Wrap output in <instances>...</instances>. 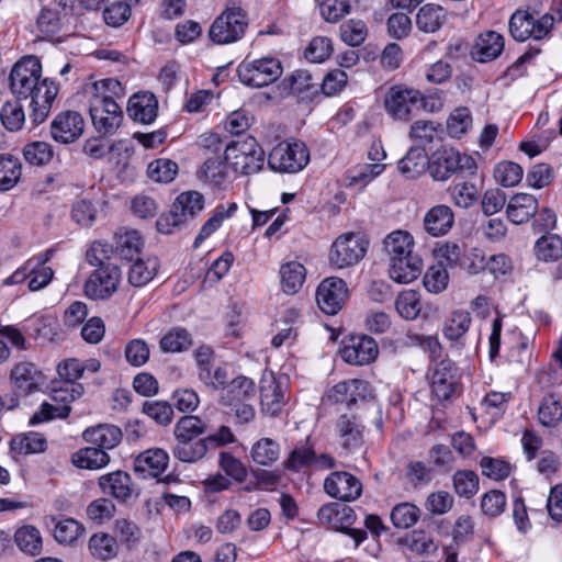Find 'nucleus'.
Instances as JSON below:
<instances>
[{
  "mask_svg": "<svg viewBox=\"0 0 562 562\" xmlns=\"http://www.w3.org/2000/svg\"><path fill=\"white\" fill-rule=\"evenodd\" d=\"M85 527L74 518L59 520L54 528V538L64 544L75 542L83 532Z\"/></svg>",
  "mask_w": 562,
  "mask_h": 562,
  "instance_id": "obj_63",
  "label": "nucleus"
},
{
  "mask_svg": "<svg viewBox=\"0 0 562 562\" xmlns=\"http://www.w3.org/2000/svg\"><path fill=\"white\" fill-rule=\"evenodd\" d=\"M42 64L36 56H26L16 61L10 74V89L20 99H29L35 83L41 79Z\"/></svg>",
  "mask_w": 562,
  "mask_h": 562,
  "instance_id": "obj_11",
  "label": "nucleus"
},
{
  "mask_svg": "<svg viewBox=\"0 0 562 562\" xmlns=\"http://www.w3.org/2000/svg\"><path fill=\"white\" fill-rule=\"evenodd\" d=\"M378 353L379 348L376 341L367 335L350 337L340 350L342 360L356 366H364L373 362Z\"/></svg>",
  "mask_w": 562,
  "mask_h": 562,
  "instance_id": "obj_17",
  "label": "nucleus"
},
{
  "mask_svg": "<svg viewBox=\"0 0 562 562\" xmlns=\"http://www.w3.org/2000/svg\"><path fill=\"white\" fill-rule=\"evenodd\" d=\"M522 176V167L514 161H502L494 169L495 181L505 188L517 186Z\"/></svg>",
  "mask_w": 562,
  "mask_h": 562,
  "instance_id": "obj_57",
  "label": "nucleus"
},
{
  "mask_svg": "<svg viewBox=\"0 0 562 562\" xmlns=\"http://www.w3.org/2000/svg\"><path fill=\"white\" fill-rule=\"evenodd\" d=\"M306 278V269L299 261H289L280 268V282L282 291L286 294H295L303 286Z\"/></svg>",
  "mask_w": 562,
  "mask_h": 562,
  "instance_id": "obj_35",
  "label": "nucleus"
},
{
  "mask_svg": "<svg viewBox=\"0 0 562 562\" xmlns=\"http://www.w3.org/2000/svg\"><path fill=\"white\" fill-rule=\"evenodd\" d=\"M198 379L210 390L217 391L225 389L228 384V372L223 366L211 364L198 371Z\"/></svg>",
  "mask_w": 562,
  "mask_h": 562,
  "instance_id": "obj_59",
  "label": "nucleus"
},
{
  "mask_svg": "<svg viewBox=\"0 0 562 562\" xmlns=\"http://www.w3.org/2000/svg\"><path fill=\"white\" fill-rule=\"evenodd\" d=\"M168 462L169 456L165 450L153 448L136 457L134 470L143 479L157 477L167 469Z\"/></svg>",
  "mask_w": 562,
  "mask_h": 562,
  "instance_id": "obj_20",
  "label": "nucleus"
},
{
  "mask_svg": "<svg viewBox=\"0 0 562 562\" xmlns=\"http://www.w3.org/2000/svg\"><path fill=\"white\" fill-rule=\"evenodd\" d=\"M449 193L453 204L461 209L472 206L479 199L477 188L475 184L468 181L451 186Z\"/></svg>",
  "mask_w": 562,
  "mask_h": 562,
  "instance_id": "obj_61",
  "label": "nucleus"
},
{
  "mask_svg": "<svg viewBox=\"0 0 562 562\" xmlns=\"http://www.w3.org/2000/svg\"><path fill=\"white\" fill-rule=\"evenodd\" d=\"M248 26L246 13L238 7H228L212 23L209 36L215 44H231L239 41Z\"/></svg>",
  "mask_w": 562,
  "mask_h": 562,
  "instance_id": "obj_7",
  "label": "nucleus"
},
{
  "mask_svg": "<svg viewBox=\"0 0 562 562\" xmlns=\"http://www.w3.org/2000/svg\"><path fill=\"white\" fill-rule=\"evenodd\" d=\"M157 112L158 101L151 92H138L128 100L127 113L136 122L150 124L156 120Z\"/></svg>",
  "mask_w": 562,
  "mask_h": 562,
  "instance_id": "obj_23",
  "label": "nucleus"
},
{
  "mask_svg": "<svg viewBox=\"0 0 562 562\" xmlns=\"http://www.w3.org/2000/svg\"><path fill=\"white\" fill-rule=\"evenodd\" d=\"M237 210L236 203H231L227 207L217 205L213 215L203 224L194 240V247L198 248L209 236L217 231L225 218L231 217Z\"/></svg>",
  "mask_w": 562,
  "mask_h": 562,
  "instance_id": "obj_46",
  "label": "nucleus"
},
{
  "mask_svg": "<svg viewBox=\"0 0 562 562\" xmlns=\"http://www.w3.org/2000/svg\"><path fill=\"white\" fill-rule=\"evenodd\" d=\"M533 252L536 258L543 262L559 260L562 257V237L546 233L536 240Z\"/></svg>",
  "mask_w": 562,
  "mask_h": 562,
  "instance_id": "obj_40",
  "label": "nucleus"
},
{
  "mask_svg": "<svg viewBox=\"0 0 562 562\" xmlns=\"http://www.w3.org/2000/svg\"><path fill=\"white\" fill-rule=\"evenodd\" d=\"M423 260L419 255L402 257L389 261V276L400 284L415 281L422 273Z\"/></svg>",
  "mask_w": 562,
  "mask_h": 562,
  "instance_id": "obj_24",
  "label": "nucleus"
},
{
  "mask_svg": "<svg viewBox=\"0 0 562 562\" xmlns=\"http://www.w3.org/2000/svg\"><path fill=\"white\" fill-rule=\"evenodd\" d=\"M44 380V374L37 366L25 360L16 362L10 372L13 390L20 396H27L38 391Z\"/></svg>",
  "mask_w": 562,
  "mask_h": 562,
  "instance_id": "obj_16",
  "label": "nucleus"
},
{
  "mask_svg": "<svg viewBox=\"0 0 562 562\" xmlns=\"http://www.w3.org/2000/svg\"><path fill=\"white\" fill-rule=\"evenodd\" d=\"M283 72L281 61L274 57L245 59L238 68L240 82L251 88H262L277 81Z\"/></svg>",
  "mask_w": 562,
  "mask_h": 562,
  "instance_id": "obj_4",
  "label": "nucleus"
},
{
  "mask_svg": "<svg viewBox=\"0 0 562 562\" xmlns=\"http://www.w3.org/2000/svg\"><path fill=\"white\" fill-rule=\"evenodd\" d=\"M250 456L259 465H271L280 457V445L271 438H261L252 445Z\"/></svg>",
  "mask_w": 562,
  "mask_h": 562,
  "instance_id": "obj_48",
  "label": "nucleus"
},
{
  "mask_svg": "<svg viewBox=\"0 0 562 562\" xmlns=\"http://www.w3.org/2000/svg\"><path fill=\"white\" fill-rule=\"evenodd\" d=\"M324 491L331 498L353 502L362 493V483L353 474L346 471L331 472L324 481Z\"/></svg>",
  "mask_w": 562,
  "mask_h": 562,
  "instance_id": "obj_15",
  "label": "nucleus"
},
{
  "mask_svg": "<svg viewBox=\"0 0 562 562\" xmlns=\"http://www.w3.org/2000/svg\"><path fill=\"white\" fill-rule=\"evenodd\" d=\"M369 241L360 233H345L333 243L328 260L331 267L345 269L357 265L366 255Z\"/></svg>",
  "mask_w": 562,
  "mask_h": 562,
  "instance_id": "obj_5",
  "label": "nucleus"
},
{
  "mask_svg": "<svg viewBox=\"0 0 562 562\" xmlns=\"http://www.w3.org/2000/svg\"><path fill=\"white\" fill-rule=\"evenodd\" d=\"M22 164L18 157L0 154V191H9L21 178Z\"/></svg>",
  "mask_w": 562,
  "mask_h": 562,
  "instance_id": "obj_42",
  "label": "nucleus"
},
{
  "mask_svg": "<svg viewBox=\"0 0 562 562\" xmlns=\"http://www.w3.org/2000/svg\"><path fill=\"white\" fill-rule=\"evenodd\" d=\"M206 424L195 415L181 417L173 429L176 439H195L206 431Z\"/></svg>",
  "mask_w": 562,
  "mask_h": 562,
  "instance_id": "obj_55",
  "label": "nucleus"
},
{
  "mask_svg": "<svg viewBox=\"0 0 562 562\" xmlns=\"http://www.w3.org/2000/svg\"><path fill=\"white\" fill-rule=\"evenodd\" d=\"M459 369L450 359L441 360L431 374V393L440 402L449 401L459 386Z\"/></svg>",
  "mask_w": 562,
  "mask_h": 562,
  "instance_id": "obj_14",
  "label": "nucleus"
},
{
  "mask_svg": "<svg viewBox=\"0 0 562 562\" xmlns=\"http://www.w3.org/2000/svg\"><path fill=\"white\" fill-rule=\"evenodd\" d=\"M420 514L419 507L415 504L403 502L392 508L390 519L395 528L408 529L418 521Z\"/></svg>",
  "mask_w": 562,
  "mask_h": 562,
  "instance_id": "obj_49",
  "label": "nucleus"
},
{
  "mask_svg": "<svg viewBox=\"0 0 562 562\" xmlns=\"http://www.w3.org/2000/svg\"><path fill=\"white\" fill-rule=\"evenodd\" d=\"M447 21V11L439 4L426 3L416 14V25L424 33H435Z\"/></svg>",
  "mask_w": 562,
  "mask_h": 562,
  "instance_id": "obj_33",
  "label": "nucleus"
},
{
  "mask_svg": "<svg viewBox=\"0 0 562 562\" xmlns=\"http://www.w3.org/2000/svg\"><path fill=\"white\" fill-rule=\"evenodd\" d=\"M385 169L383 164H363L358 165L347 171L346 178L349 186L360 184L367 186Z\"/></svg>",
  "mask_w": 562,
  "mask_h": 562,
  "instance_id": "obj_56",
  "label": "nucleus"
},
{
  "mask_svg": "<svg viewBox=\"0 0 562 562\" xmlns=\"http://www.w3.org/2000/svg\"><path fill=\"white\" fill-rule=\"evenodd\" d=\"M554 24L553 15L544 13L539 18H535L530 12L517 10L509 20L510 35L519 42L529 38L540 41L547 37Z\"/></svg>",
  "mask_w": 562,
  "mask_h": 562,
  "instance_id": "obj_8",
  "label": "nucleus"
},
{
  "mask_svg": "<svg viewBox=\"0 0 562 562\" xmlns=\"http://www.w3.org/2000/svg\"><path fill=\"white\" fill-rule=\"evenodd\" d=\"M289 379L286 375L276 376L265 373L260 380V401L262 412L270 416L278 415L285 404Z\"/></svg>",
  "mask_w": 562,
  "mask_h": 562,
  "instance_id": "obj_12",
  "label": "nucleus"
},
{
  "mask_svg": "<svg viewBox=\"0 0 562 562\" xmlns=\"http://www.w3.org/2000/svg\"><path fill=\"white\" fill-rule=\"evenodd\" d=\"M14 542L25 554L38 555L42 551V536L40 530L31 525L19 528L14 533Z\"/></svg>",
  "mask_w": 562,
  "mask_h": 562,
  "instance_id": "obj_43",
  "label": "nucleus"
},
{
  "mask_svg": "<svg viewBox=\"0 0 562 562\" xmlns=\"http://www.w3.org/2000/svg\"><path fill=\"white\" fill-rule=\"evenodd\" d=\"M504 37L494 31L479 35L472 50V56L480 63L495 59L504 49Z\"/></svg>",
  "mask_w": 562,
  "mask_h": 562,
  "instance_id": "obj_27",
  "label": "nucleus"
},
{
  "mask_svg": "<svg viewBox=\"0 0 562 562\" xmlns=\"http://www.w3.org/2000/svg\"><path fill=\"white\" fill-rule=\"evenodd\" d=\"M348 296L347 283L337 277L324 279L316 290V303L328 315L337 314L346 304Z\"/></svg>",
  "mask_w": 562,
  "mask_h": 562,
  "instance_id": "obj_13",
  "label": "nucleus"
},
{
  "mask_svg": "<svg viewBox=\"0 0 562 562\" xmlns=\"http://www.w3.org/2000/svg\"><path fill=\"white\" fill-rule=\"evenodd\" d=\"M173 456L181 462L193 463L201 460L207 452L206 440L176 439Z\"/></svg>",
  "mask_w": 562,
  "mask_h": 562,
  "instance_id": "obj_41",
  "label": "nucleus"
},
{
  "mask_svg": "<svg viewBox=\"0 0 562 562\" xmlns=\"http://www.w3.org/2000/svg\"><path fill=\"white\" fill-rule=\"evenodd\" d=\"M428 158L424 148L412 147L398 161V169L407 178H416L428 167Z\"/></svg>",
  "mask_w": 562,
  "mask_h": 562,
  "instance_id": "obj_44",
  "label": "nucleus"
},
{
  "mask_svg": "<svg viewBox=\"0 0 562 562\" xmlns=\"http://www.w3.org/2000/svg\"><path fill=\"white\" fill-rule=\"evenodd\" d=\"M337 521L334 522L333 529L341 531L348 535L355 542L357 548L367 538V531L363 529L351 528V525L356 520L355 510L349 506H339V510L336 517Z\"/></svg>",
  "mask_w": 562,
  "mask_h": 562,
  "instance_id": "obj_47",
  "label": "nucleus"
},
{
  "mask_svg": "<svg viewBox=\"0 0 562 562\" xmlns=\"http://www.w3.org/2000/svg\"><path fill=\"white\" fill-rule=\"evenodd\" d=\"M438 126L432 121L418 120L409 130V138L416 144L415 147L424 148L431 144L438 135Z\"/></svg>",
  "mask_w": 562,
  "mask_h": 562,
  "instance_id": "obj_60",
  "label": "nucleus"
},
{
  "mask_svg": "<svg viewBox=\"0 0 562 562\" xmlns=\"http://www.w3.org/2000/svg\"><path fill=\"white\" fill-rule=\"evenodd\" d=\"M256 392L255 382L245 375H239L226 385L225 393L222 395L221 400L224 405L232 406L235 403L254 398Z\"/></svg>",
  "mask_w": 562,
  "mask_h": 562,
  "instance_id": "obj_32",
  "label": "nucleus"
},
{
  "mask_svg": "<svg viewBox=\"0 0 562 562\" xmlns=\"http://www.w3.org/2000/svg\"><path fill=\"white\" fill-rule=\"evenodd\" d=\"M479 476L471 470H459L453 475V487L459 496L470 498L479 491Z\"/></svg>",
  "mask_w": 562,
  "mask_h": 562,
  "instance_id": "obj_62",
  "label": "nucleus"
},
{
  "mask_svg": "<svg viewBox=\"0 0 562 562\" xmlns=\"http://www.w3.org/2000/svg\"><path fill=\"white\" fill-rule=\"evenodd\" d=\"M24 159L34 166H44L53 158V148L46 142H32L23 148Z\"/></svg>",
  "mask_w": 562,
  "mask_h": 562,
  "instance_id": "obj_64",
  "label": "nucleus"
},
{
  "mask_svg": "<svg viewBox=\"0 0 562 562\" xmlns=\"http://www.w3.org/2000/svg\"><path fill=\"white\" fill-rule=\"evenodd\" d=\"M225 161L235 172L251 175L263 167L265 153L254 137L247 136L226 146Z\"/></svg>",
  "mask_w": 562,
  "mask_h": 562,
  "instance_id": "obj_3",
  "label": "nucleus"
},
{
  "mask_svg": "<svg viewBox=\"0 0 562 562\" xmlns=\"http://www.w3.org/2000/svg\"><path fill=\"white\" fill-rule=\"evenodd\" d=\"M316 460V452L313 447L307 445L296 446L288 459L284 461V467L288 470L299 472L305 468L312 467Z\"/></svg>",
  "mask_w": 562,
  "mask_h": 562,
  "instance_id": "obj_58",
  "label": "nucleus"
},
{
  "mask_svg": "<svg viewBox=\"0 0 562 562\" xmlns=\"http://www.w3.org/2000/svg\"><path fill=\"white\" fill-rule=\"evenodd\" d=\"M369 392L368 382L359 379H351L337 383L330 391L329 397L336 403L351 405L359 398L363 400Z\"/></svg>",
  "mask_w": 562,
  "mask_h": 562,
  "instance_id": "obj_29",
  "label": "nucleus"
},
{
  "mask_svg": "<svg viewBox=\"0 0 562 562\" xmlns=\"http://www.w3.org/2000/svg\"><path fill=\"white\" fill-rule=\"evenodd\" d=\"M192 345L190 333L180 327H176L166 333L159 342L164 352H181Z\"/></svg>",
  "mask_w": 562,
  "mask_h": 562,
  "instance_id": "obj_51",
  "label": "nucleus"
},
{
  "mask_svg": "<svg viewBox=\"0 0 562 562\" xmlns=\"http://www.w3.org/2000/svg\"><path fill=\"white\" fill-rule=\"evenodd\" d=\"M454 224L452 210L446 204L429 209L424 216V228L431 236L446 235Z\"/></svg>",
  "mask_w": 562,
  "mask_h": 562,
  "instance_id": "obj_25",
  "label": "nucleus"
},
{
  "mask_svg": "<svg viewBox=\"0 0 562 562\" xmlns=\"http://www.w3.org/2000/svg\"><path fill=\"white\" fill-rule=\"evenodd\" d=\"M122 272L116 265L101 266L93 270L83 284L85 295L90 300H106L119 289Z\"/></svg>",
  "mask_w": 562,
  "mask_h": 562,
  "instance_id": "obj_10",
  "label": "nucleus"
},
{
  "mask_svg": "<svg viewBox=\"0 0 562 562\" xmlns=\"http://www.w3.org/2000/svg\"><path fill=\"white\" fill-rule=\"evenodd\" d=\"M30 94L31 119L34 124H41L47 117L53 101L57 97L58 86L48 78L40 79Z\"/></svg>",
  "mask_w": 562,
  "mask_h": 562,
  "instance_id": "obj_18",
  "label": "nucleus"
},
{
  "mask_svg": "<svg viewBox=\"0 0 562 562\" xmlns=\"http://www.w3.org/2000/svg\"><path fill=\"white\" fill-rule=\"evenodd\" d=\"M179 171L178 164L168 158H157L147 167L148 177L159 183L171 182Z\"/></svg>",
  "mask_w": 562,
  "mask_h": 562,
  "instance_id": "obj_52",
  "label": "nucleus"
},
{
  "mask_svg": "<svg viewBox=\"0 0 562 562\" xmlns=\"http://www.w3.org/2000/svg\"><path fill=\"white\" fill-rule=\"evenodd\" d=\"M83 439L99 449L110 450L116 447L122 439V431L117 426L101 424L83 431Z\"/></svg>",
  "mask_w": 562,
  "mask_h": 562,
  "instance_id": "obj_28",
  "label": "nucleus"
},
{
  "mask_svg": "<svg viewBox=\"0 0 562 562\" xmlns=\"http://www.w3.org/2000/svg\"><path fill=\"white\" fill-rule=\"evenodd\" d=\"M144 241L137 231H119L114 235L113 249L115 255L125 260H132L134 256H137Z\"/></svg>",
  "mask_w": 562,
  "mask_h": 562,
  "instance_id": "obj_34",
  "label": "nucleus"
},
{
  "mask_svg": "<svg viewBox=\"0 0 562 562\" xmlns=\"http://www.w3.org/2000/svg\"><path fill=\"white\" fill-rule=\"evenodd\" d=\"M449 274L442 261L430 266L424 274V286L430 293H441L447 289Z\"/></svg>",
  "mask_w": 562,
  "mask_h": 562,
  "instance_id": "obj_53",
  "label": "nucleus"
},
{
  "mask_svg": "<svg viewBox=\"0 0 562 562\" xmlns=\"http://www.w3.org/2000/svg\"><path fill=\"white\" fill-rule=\"evenodd\" d=\"M310 161V151L301 140L281 142L268 156V165L279 172L295 173L303 170Z\"/></svg>",
  "mask_w": 562,
  "mask_h": 562,
  "instance_id": "obj_6",
  "label": "nucleus"
},
{
  "mask_svg": "<svg viewBox=\"0 0 562 562\" xmlns=\"http://www.w3.org/2000/svg\"><path fill=\"white\" fill-rule=\"evenodd\" d=\"M85 91L94 128L102 134H113L123 119L117 100L125 97L124 87L117 79L106 78L87 86Z\"/></svg>",
  "mask_w": 562,
  "mask_h": 562,
  "instance_id": "obj_1",
  "label": "nucleus"
},
{
  "mask_svg": "<svg viewBox=\"0 0 562 562\" xmlns=\"http://www.w3.org/2000/svg\"><path fill=\"white\" fill-rule=\"evenodd\" d=\"M386 112L396 120H409L414 109L419 105L428 106V100L424 99L418 90L402 85L391 87L384 99Z\"/></svg>",
  "mask_w": 562,
  "mask_h": 562,
  "instance_id": "obj_9",
  "label": "nucleus"
},
{
  "mask_svg": "<svg viewBox=\"0 0 562 562\" xmlns=\"http://www.w3.org/2000/svg\"><path fill=\"white\" fill-rule=\"evenodd\" d=\"M88 548L92 557L101 561L111 560L119 552L116 539L104 532L92 535L89 539Z\"/></svg>",
  "mask_w": 562,
  "mask_h": 562,
  "instance_id": "obj_45",
  "label": "nucleus"
},
{
  "mask_svg": "<svg viewBox=\"0 0 562 562\" xmlns=\"http://www.w3.org/2000/svg\"><path fill=\"white\" fill-rule=\"evenodd\" d=\"M336 432L339 436L340 446L346 452H353L362 447L363 427L356 416L340 415L336 423Z\"/></svg>",
  "mask_w": 562,
  "mask_h": 562,
  "instance_id": "obj_21",
  "label": "nucleus"
},
{
  "mask_svg": "<svg viewBox=\"0 0 562 562\" xmlns=\"http://www.w3.org/2000/svg\"><path fill=\"white\" fill-rule=\"evenodd\" d=\"M394 304L397 313L406 321L416 319L422 311L419 294L414 290L401 292Z\"/></svg>",
  "mask_w": 562,
  "mask_h": 562,
  "instance_id": "obj_50",
  "label": "nucleus"
},
{
  "mask_svg": "<svg viewBox=\"0 0 562 562\" xmlns=\"http://www.w3.org/2000/svg\"><path fill=\"white\" fill-rule=\"evenodd\" d=\"M85 130V121L76 111L59 113L50 124L52 137L61 144H70L78 139Z\"/></svg>",
  "mask_w": 562,
  "mask_h": 562,
  "instance_id": "obj_19",
  "label": "nucleus"
},
{
  "mask_svg": "<svg viewBox=\"0 0 562 562\" xmlns=\"http://www.w3.org/2000/svg\"><path fill=\"white\" fill-rule=\"evenodd\" d=\"M538 420L547 428H554L562 422V403L560 398L549 393L544 395L538 407Z\"/></svg>",
  "mask_w": 562,
  "mask_h": 562,
  "instance_id": "obj_37",
  "label": "nucleus"
},
{
  "mask_svg": "<svg viewBox=\"0 0 562 562\" xmlns=\"http://www.w3.org/2000/svg\"><path fill=\"white\" fill-rule=\"evenodd\" d=\"M46 449L45 437L35 431L20 434L10 441V451L15 454H33L44 452Z\"/></svg>",
  "mask_w": 562,
  "mask_h": 562,
  "instance_id": "obj_38",
  "label": "nucleus"
},
{
  "mask_svg": "<svg viewBox=\"0 0 562 562\" xmlns=\"http://www.w3.org/2000/svg\"><path fill=\"white\" fill-rule=\"evenodd\" d=\"M159 269V261L156 257L137 259L131 266L127 280L133 286H143L154 279Z\"/></svg>",
  "mask_w": 562,
  "mask_h": 562,
  "instance_id": "obj_36",
  "label": "nucleus"
},
{
  "mask_svg": "<svg viewBox=\"0 0 562 562\" xmlns=\"http://www.w3.org/2000/svg\"><path fill=\"white\" fill-rule=\"evenodd\" d=\"M476 169V162L470 155L461 154L453 147L441 146L428 158V172L435 181H447L461 172L472 176Z\"/></svg>",
  "mask_w": 562,
  "mask_h": 562,
  "instance_id": "obj_2",
  "label": "nucleus"
},
{
  "mask_svg": "<svg viewBox=\"0 0 562 562\" xmlns=\"http://www.w3.org/2000/svg\"><path fill=\"white\" fill-rule=\"evenodd\" d=\"M175 209L182 213L183 220L193 218L204 207V198L200 192L181 193L175 201Z\"/></svg>",
  "mask_w": 562,
  "mask_h": 562,
  "instance_id": "obj_54",
  "label": "nucleus"
},
{
  "mask_svg": "<svg viewBox=\"0 0 562 562\" xmlns=\"http://www.w3.org/2000/svg\"><path fill=\"white\" fill-rule=\"evenodd\" d=\"M384 250L389 261L402 257L418 255L415 252V241L413 236L404 231H394L384 238Z\"/></svg>",
  "mask_w": 562,
  "mask_h": 562,
  "instance_id": "obj_30",
  "label": "nucleus"
},
{
  "mask_svg": "<svg viewBox=\"0 0 562 562\" xmlns=\"http://www.w3.org/2000/svg\"><path fill=\"white\" fill-rule=\"evenodd\" d=\"M538 211V200L532 194H514L506 207V214L514 224L528 222Z\"/></svg>",
  "mask_w": 562,
  "mask_h": 562,
  "instance_id": "obj_26",
  "label": "nucleus"
},
{
  "mask_svg": "<svg viewBox=\"0 0 562 562\" xmlns=\"http://www.w3.org/2000/svg\"><path fill=\"white\" fill-rule=\"evenodd\" d=\"M99 486L103 494L111 495L119 502H126L134 492L131 475L120 470L100 476Z\"/></svg>",
  "mask_w": 562,
  "mask_h": 562,
  "instance_id": "obj_22",
  "label": "nucleus"
},
{
  "mask_svg": "<svg viewBox=\"0 0 562 562\" xmlns=\"http://www.w3.org/2000/svg\"><path fill=\"white\" fill-rule=\"evenodd\" d=\"M75 467L87 470H98L109 464L110 457L103 449L95 446L78 450L71 456Z\"/></svg>",
  "mask_w": 562,
  "mask_h": 562,
  "instance_id": "obj_39",
  "label": "nucleus"
},
{
  "mask_svg": "<svg viewBox=\"0 0 562 562\" xmlns=\"http://www.w3.org/2000/svg\"><path fill=\"white\" fill-rule=\"evenodd\" d=\"M472 317L465 310H456L445 319L442 324V335L446 339L462 344V339L468 333Z\"/></svg>",
  "mask_w": 562,
  "mask_h": 562,
  "instance_id": "obj_31",
  "label": "nucleus"
}]
</instances>
